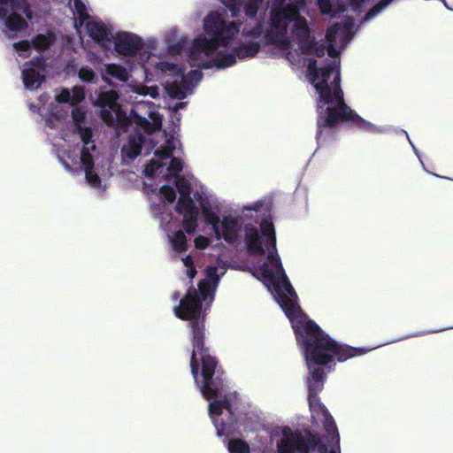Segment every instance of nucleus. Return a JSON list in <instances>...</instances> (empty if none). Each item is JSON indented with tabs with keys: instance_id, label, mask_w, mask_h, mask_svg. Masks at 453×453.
I'll use <instances>...</instances> for the list:
<instances>
[{
	"instance_id": "54",
	"label": "nucleus",
	"mask_w": 453,
	"mask_h": 453,
	"mask_svg": "<svg viewBox=\"0 0 453 453\" xmlns=\"http://www.w3.org/2000/svg\"><path fill=\"white\" fill-rule=\"evenodd\" d=\"M182 262L186 267H190V266L194 265V262H193L192 257L190 255H188L185 257H183Z\"/></svg>"
},
{
	"instance_id": "52",
	"label": "nucleus",
	"mask_w": 453,
	"mask_h": 453,
	"mask_svg": "<svg viewBox=\"0 0 453 453\" xmlns=\"http://www.w3.org/2000/svg\"><path fill=\"white\" fill-rule=\"evenodd\" d=\"M101 118L106 123H111L113 121V116L111 112L108 110L101 111Z\"/></svg>"
},
{
	"instance_id": "39",
	"label": "nucleus",
	"mask_w": 453,
	"mask_h": 453,
	"mask_svg": "<svg viewBox=\"0 0 453 453\" xmlns=\"http://www.w3.org/2000/svg\"><path fill=\"white\" fill-rule=\"evenodd\" d=\"M85 178L87 181L94 188H97L101 184L99 175L95 172L94 168L85 169Z\"/></svg>"
},
{
	"instance_id": "53",
	"label": "nucleus",
	"mask_w": 453,
	"mask_h": 453,
	"mask_svg": "<svg viewBox=\"0 0 453 453\" xmlns=\"http://www.w3.org/2000/svg\"><path fill=\"white\" fill-rule=\"evenodd\" d=\"M196 273H197V272H196L195 265L187 267L186 274L190 280L194 279L195 276L196 275Z\"/></svg>"
},
{
	"instance_id": "35",
	"label": "nucleus",
	"mask_w": 453,
	"mask_h": 453,
	"mask_svg": "<svg viewBox=\"0 0 453 453\" xmlns=\"http://www.w3.org/2000/svg\"><path fill=\"white\" fill-rule=\"evenodd\" d=\"M78 133L81 136V139L84 144L83 147H89V145L94 144L93 142V132L90 127H83L81 126L76 127Z\"/></svg>"
},
{
	"instance_id": "59",
	"label": "nucleus",
	"mask_w": 453,
	"mask_h": 453,
	"mask_svg": "<svg viewBox=\"0 0 453 453\" xmlns=\"http://www.w3.org/2000/svg\"><path fill=\"white\" fill-rule=\"evenodd\" d=\"M404 134H405V135L407 136V138H408V140H409V142H410L411 145L412 146V148H413V150H414L415 154L418 157V150H417V149L415 148V146L412 144V142H411V140H410V138H409L408 134H407L406 132H404Z\"/></svg>"
},
{
	"instance_id": "62",
	"label": "nucleus",
	"mask_w": 453,
	"mask_h": 453,
	"mask_svg": "<svg viewBox=\"0 0 453 453\" xmlns=\"http://www.w3.org/2000/svg\"><path fill=\"white\" fill-rule=\"evenodd\" d=\"M364 20L366 21L368 20V12H366L364 16Z\"/></svg>"
},
{
	"instance_id": "19",
	"label": "nucleus",
	"mask_w": 453,
	"mask_h": 453,
	"mask_svg": "<svg viewBox=\"0 0 453 453\" xmlns=\"http://www.w3.org/2000/svg\"><path fill=\"white\" fill-rule=\"evenodd\" d=\"M3 19H4L6 27L12 32H19L28 26L27 19L17 12L8 13Z\"/></svg>"
},
{
	"instance_id": "61",
	"label": "nucleus",
	"mask_w": 453,
	"mask_h": 453,
	"mask_svg": "<svg viewBox=\"0 0 453 453\" xmlns=\"http://www.w3.org/2000/svg\"><path fill=\"white\" fill-rule=\"evenodd\" d=\"M179 297H180V294H179L178 292H176V293H174V294L173 295V300H177Z\"/></svg>"
},
{
	"instance_id": "22",
	"label": "nucleus",
	"mask_w": 453,
	"mask_h": 453,
	"mask_svg": "<svg viewBox=\"0 0 453 453\" xmlns=\"http://www.w3.org/2000/svg\"><path fill=\"white\" fill-rule=\"evenodd\" d=\"M202 211L205 223L207 225H211L216 239L220 240L221 236L219 235V217L217 215L215 211L211 210L209 207L203 206Z\"/></svg>"
},
{
	"instance_id": "37",
	"label": "nucleus",
	"mask_w": 453,
	"mask_h": 453,
	"mask_svg": "<svg viewBox=\"0 0 453 453\" xmlns=\"http://www.w3.org/2000/svg\"><path fill=\"white\" fill-rule=\"evenodd\" d=\"M25 67H33L38 71H44L46 67L45 58L40 55L33 58L30 61L25 64Z\"/></svg>"
},
{
	"instance_id": "31",
	"label": "nucleus",
	"mask_w": 453,
	"mask_h": 453,
	"mask_svg": "<svg viewBox=\"0 0 453 453\" xmlns=\"http://www.w3.org/2000/svg\"><path fill=\"white\" fill-rule=\"evenodd\" d=\"M159 68L162 72H164V73L169 72L174 75L180 77L181 81H185L183 70L178 65H175L173 63H169V62H160Z\"/></svg>"
},
{
	"instance_id": "43",
	"label": "nucleus",
	"mask_w": 453,
	"mask_h": 453,
	"mask_svg": "<svg viewBox=\"0 0 453 453\" xmlns=\"http://www.w3.org/2000/svg\"><path fill=\"white\" fill-rule=\"evenodd\" d=\"M182 168L181 160L178 157H172L167 170L172 174H177L182 171Z\"/></svg>"
},
{
	"instance_id": "9",
	"label": "nucleus",
	"mask_w": 453,
	"mask_h": 453,
	"mask_svg": "<svg viewBox=\"0 0 453 453\" xmlns=\"http://www.w3.org/2000/svg\"><path fill=\"white\" fill-rule=\"evenodd\" d=\"M222 4L229 10L231 16L236 18L243 6L245 15L250 19H255L259 7L264 0H220Z\"/></svg>"
},
{
	"instance_id": "1",
	"label": "nucleus",
	"mask_w": 453,
	"mask_h": 453,
	"mask_svg": "<svg viewBox=\"0 0 453 453\" xmlns=\"http://www.w3.org/2000/svg\"><path fill=\"white\" fill-rule=\"evenodd\" d=\"M202 299L197 289L190 286L180 304L174 308V314L182 320H188L192 352L190 357L191 374L200 389L202 395L213 401L209 403V413L213 418L219 436H228L233 427L238 424V418L232 410V404L226 395L225 372L216 357L210 354L205 344V317L202 315Z\"/></svg>"
},
{
	"instance_id": "28",
	"label": "nucleus",
	"mask_w": 453,
	"mask_h": 453,
	"mask_svg": "<svg viewBox=\"0 0 453 453\" xmlns=\"http://www.w3.org/2000/svg\"><path fill=\"white\" fill-rule=\"evenodd\" d=\"M286 34L280 30L271 29L267 35V40L274 45L279 47H286L288 45V40L286 39Z\"/></svg>"
},
{
	"instance_id": "18",
	"label": "nucleus",
	"mask_w": 453,
	"mask_h": 453,
	"mask_svg": "<svg viewBox=\"0 0 453 453\" xmlns=\"http://www.w3.org/2000/svg\"><path fill=\"white\" fill-rule=\"evenodd\" d=\"M321 415L324 418L323 426L327 434L330 436L331 442L334 441L339 443L340 434L334 418L330 414L329 411L326 406H321Z\"/></svg>"
},
{
	"instance_id": "60",
	"label": "nucleus",
	"mask_w": 453,
	"mask_h": 453,
	"mask_svg": "<svg viewBox=\"0 0 453 453\" xmlns=\"http://www.w3.org/2000/svg\"><path fill=\"white\" fill-rule=\"evenodd\" d=\"M192 73L195 75V76H198L199 79L202 78V73L200 71H193Z\"/></svg>"
},
{
	"instance_id": "24",
	"label": "nucleus",
	"mask_w": 453,
	"mask_h": 453,
	"mask_svg": "<svg viewBox=\"0 0 453 453\" xmlns=\"http://www.w3.org/2000/svg\"><path fill=\"white\" fill-rule=\"evenodd\" d=\"M106 74L122 82H127L129 79V74L127 69L117 64H108L105 66Z\"/></svg>"
},
{
	"instance_id": "3",
	"label": "nucleus",
	"mask_w": 453,
	"mask_h": 453,
	"mask_svg": "<svg viewBox=\"0 0 453 453\" xmlns=\"http://www.w3.org/2000/svg\"><path fill=\"white\" fill-rule=\"evenodd\" d=\"M296 342L302 347L310 371L308 377V402L311 411H319L325 406L319 400V393L323 389L326 379L324 366L344 362L349 358L365 354L362 348L340 344L326 334L316 323L294 330Z\"/></svg>"
},
{
	"instance_id": "33",
	"label": "nucleus",
	"mask_w": 453,
	"mask_h": 453,
	"mask_svg": "<svg viewBox=\"0 0 453 453\" xmlns=\"http://www.w3.org/2000/svg\"><path fill=\"white\" fill-rule=\"evenodd\" d=\"M31 42L36 50H45L51 43L50 38L42 34L35 36Z\"/></svg>"
},
{
	"instance_id": "8",
	"label": "nucleus",
	"mask_w": 453,
	"mask_h": 453,
	"mask_svg": "<svg viewBox=\"0 0 453 453\" xmlns=\"http://www.w3.org/2000/svg\"><path fill=\"white\" fill-rule=\"evenodd\" d=\"M143 47L142 38L128 32H119L114 41V49L119 55L125 57H134Z\"/></svg>"
},
{
	"instance_id": "10",
	"label": "nucleus",
	"mask_w": 453,
	"mask_h": 453,
	"mask_svg": "<svg viewBox=\"0 0 453 453\" xmlns=\"http://www.w3.org/2000/svg\"><path fill=\"white\" fill-rule=\"evenodd\" d=\"M365 0H343L338 1L335 4L331 0H318V6L321 13L329 14L335 18L343 13L348 7L353 11H358Z\"/></svg>"
},
{
	"instance_id": "46",
	"label": "nucleus",
	"mask_w": 453,
	"mask_h": 453,
	"mask_svg": "<svg viewBox=\"0 0 453 453\" xmlns=\"http://www.w3.org/2000/svg\"><path fill=\"white\" fill-rule=\"evenodd\" d=\"M165 164L159 161H151L149 165H147L145 169V173L148 176L153 175L159 168H161Z\"/></svg>"
},
{
	"instance_id": "14",
	"label": "nucleus",
	"mask_w": 453,
	"mask_h": 453,
	"mask_svg": "<svg viewBox=\"0 0 453 453\" xmlns=\"http://www.w3.org/2000/svg\"><path fill=\"white\" fill-rule=\"evenodd\" d=\"M221 230L219 235L228 243H234L238 238L239 222L238 219L232 216H226L220 221Z\"/></svg>"
},
{
	"instance_id": "11",
	"label": "nucleus",
	"mask_w": 453,
	"mask_h": 453,
	"mask_svg": "<svg viewBox=\"0 0 453 453\" xmlns=\"http://www.w3.org/2000/svg\"><path fill=\"white\" fill-rule=\"evenodd\" d=\"M263 237L258 229L252 224L248 223L244 226V242L248 253L253 257H262L265 253L263 247Z\"/></svg>"
},
{
	"instance_id": "6",
	"label": "nucleus",
	"mask_w": 453,
	"mask_h": 453,
	"mask_svg": "<svg viewBox=\"0 0 453 453\" xmlns=\"http://www.w3.org/2000/svg\"><path fill=\"white\" fill-rule=\"evenodd\" d=\"M288 431V434L284 432L285 437L278 442L279 453H310L311 450L316 448L321 453L326 451V447L318 434H313L309 430L305 431L304 434L299 430Z\"/></svg>"
},
{
	"instance_id": "12",
	"label": "nucleus",
	"mask_w": 453,
	"mask_h": 453,
	"mask_svg": "<svg viewBox=\"0 0 453 453\" xmlns=\"http://www.w3.org/2000/svg\"><path fill=\"white\" fill-rule=\"evenodd\" d=\"M9 8L12 12H22L27 20L33 19L30 4L27 0H0V19H3L9 13Z\"/></svg>"
},
{
	"instance_id": "56",
	"label": "nucleus",
	"mask_w": 453,
	"mask_h": 453,
	"mask_svg": "<svg viewBox=\"0 0 453 453\" xmlns=\"http://www.w3.org/2000/svg\"><path fill=\"white\" fill-rule=\"evenodd\" d=\"M181 50H182V46L180 43H177V44L170 47V50L176 54L180 53L181 51Z\"/></svg>"
},
{
	"instance_id": "47",
	"label": "nucleus",
	"mask_w": 453,
	"mask_h": 453,
	"mask_svg": "<svg viewBox=\"0 0 453 453\" xmlns=\"http://www.w3.org/2000/svg\"><path fill=\"white\" fill-rule=\"evenodd\" d=\"M32 46V42L21 40L13 43V48L17 51H28Z\"/></svg>"
},
{
	"instance_id": "5",
	"label": "nucleus",
	"mask_w": 453,
	"mask_h": 453,
	"mask_svg": "<svg viewBox=\"0 0 453 453\" xmlns=\"http://www.w3.org/2000/svg\"><path fill=\"white\" fill-rule=\"evenodd\" d=\"M261 234L264 235L265 246L268 250L267 259L276 268V272L270 269L266 263L261 266L264 278L273 284L277 302L289 319L293 330L304 327L306 324L315 323L302 311L297 303V295L286 275L280 258L276 252V234L273 222L265 219L260 223Z\"/></svg>"
},
{
	"instance_id": "21",
	"label": "nucleus",
	"mask_w": 453,
	"mask_h": 453,
	"mask_svg": "<svg viewBox=\"0 0 453 453\" xmlns=\"http://www.w3.org/2000/svg\"><path fill=\"white\" fill-rule=\"evenodd\" d=\"M296 4H288L287 5L278 9L280 13L285 16V19L288 21L296 22L298 19L303 18L300 15L299 6H303L305 2L304 0H296Z\"/></svg>"
},
{
	"instance_id": "16",
	"label": "nucleus",
	"mask_w": 453,
	"mask_h": 453,
	"mask_svg": "<svg viewBox=\"0 0 453 453\" xmlns=\"http://www.w3.org/2000/svg\"><path fill=\"white\" fill-rule=\"evenodd\" d=\"M178 189L180 191V198L175 206V211L179 214L186 213L189 211H194L197 209L195 205L194 200L191 198L189 195V187L186 186V189L183 188V186L178 185Z\"/></svg>"
},
{
	"instance_id": "13",
	"label": "nucleus",
	"mask_w": 453,
	"mask_h": 453,
	"mask_svg": "<svg viewBox=\"0 0 453 453\" xmlns=\"http://www.w3.org/2000/svg\"><path fill=\"white\" fill-rule=\"evenodd\" d=\"M88 35L97 43L104 45L111 41V34L101 21H88L86 25Z\"/></svg>"
},
{
	"instance_id": "51",
	"label": "nucleus",
	"mask_w": 453,
	"mask_h": 453,
	"mask_svg": "<svg viewBox=\"0 0 453 453\" xmlns=\"http://www.w3.org/2000/svg\"><path fill=\"white\" fill-rule=\"evenodd\" d=\"M326 47L324 45H320L316 42L315 47H313V50L311 55H314L318 58H322L325 55Z\"/></svg>"
},
{
	"instance_id": "45",
	"label": "nucleus",
	"mask_w": 453,
	"mask_h": 453,
	"mask_svg": "<svg viewBox=\"0 0 453 453\" xmlns=\"http://www.w3.org/2000/svg\"><path fill=\"white\" fill-rule=\"evenodd\" d=\"M85 117L86 112L82 109L79 107L73 109L72 118L73 121L77 124V126H80V124L84 121Z\"/></svg>"
},
{
	"instance_id": "30",
	"label": "nucleus",
	"mask_w": 453,
	"mask_h": 453,
	"mask_svg": "<svg viewBox=\"0 0 453 453\" xmlns=\"http://www.w3.org/2000/svg\"><path fill=\"white\" fill-rule=\"evenodd\" d=\"M96 145L92 144L90 147H83L81 151V162L84 169L94 168V159L90 150H95Z\"/></svg>"
},
{
	"instance_id": "58",
	"label": "nucleus",
	"mask_w": 453,
	"mask_h": 453,
	"mask_svg": "<svg viewBox=\"0 0 453 453\" xmlns=\"http://www.w3.org/2000/svg\"><path fill=\"white\" fill-rule=\"evenodd\" d=\"M369 129H370V133H379L380 132L379 128L372 124H370Z\"/></svg>"
},
{
	"instance_id": "2",
	"label": "nucleus",
	"mask_w": 453,
	"mask_h": 453,
	"mask_svg": "<svg viewBox=\"0 0 453 453\" xmlns=\"http://www.w3.org/2000/svg\"><path fill=\"white\" fill-rule=\"evenodd\" d=\"M317 63L315 58H310L307 73L319 95L316 138L322 146L328 139L334 138L338 125L365 128L366 121L345 103L341 88L340 62L334 60L321 68Z\"/></svg>"
},
{
	"instance_id": "57",
	"label": "nucleus",
	"mask_w": 453,
	"mask_h": 453,
	"mask_svg": "<svg viewBox=\"0 0 453 453\" xmlns=\"http://www.w3.org/2000/svg\"><path fill=\"white\" fill-rule=\"evenodd\" d=\"M186 104H187L186 102L177 103L176 105L174 106V111H178L179 109L184 108Z\"/></svg>"
},
{
	"instance_id": "42",
	"label": "nucleus",
	"mask_w": 453,
	"mask_h": 453,
	"mask_svg": "<svg viewBox=\"0 0 453 453\" xmlns=\"http://www.w3.org/2000/svg\"><path fill=\"white\" fill-rule=\"evenodd\" d=\"M85 98V91L81 87H74L73 88V95H71V104L75 105L80 104Z\"/></svg>"
},
{
	"instance_id": "25",
	"label": "nucleus",
	"mask_w": 453,
	"mask_h": 453,
	"mask_svg": "<svg viewBox=\"0 0 453 453\" xmlns=\"http://www.w3.org/2000/svg\"><path fill=\"white\" fill-rule=\"evenodd\" d=\"M171 245L177 253H183L188 250V239L182 230H178L170 238Z\"/></svg>"
},
{
	"instance_id": "41",
	"label": "nucleus",
	"mask_w": 453,
	"mask_h": 453,
	"mask_svg": "<svg viewBox=\"0 0 453 453\" xmlns=\"http://www.w3.org/2000/svg\"><path fill=\"white\" fill-rule=\"evenodd\" d=\"M173 152V148L165 146L159 150H157L154 155L156 157H157V161L161 162L162 160L172 158Z\"/></svg>"
},
{
	"instance_id": "36",
	"label": "nucleus",
	"mask_w": 453,
	"mask_h": 453,
	"mask_svg": "<svg viewBox=\"0 0 453 453\" xmlns=\"http://www.w3.org/2000/svg\"><path fill=\"white\" fill-rule=\"evenodd\" d=\"M78 76L83 82L94 83L96 81L95 72L88 66L81 67Z\"/></svg>"
},
{
	"instance_id": "7",
	"label": "nucleus",
	"mask_w": 453,
	"mask_h": 453,
	"mask_svg": "<svg viewBox=\"0 0 453 453\" xmlns=\"http://www.w3.org/2000/svg\"><path fill=\"white\" fill-rule=\"evenodd\" d=\"M351 29V23H346L344 25L335 23L326 29V38L328 42L327 52L330 57L334 58L339 55V51L335 49L338 39L341 47L346 46L352 36Z\"/></svg>"
},
{
	"instance_id": "26",
	"label": "nucleus",
	"mask_w": 453,
	"mask_h": 453,
	"mask_svg": "<svg viewBox=\"0 0 453 453\" xmlns=\"http://www.w3.org/2000/svg\"><path fill=\"white\" fill-rule=\"evenodd\" d=\"M293 33L299 40L310 37V28L305 18L298 19L293 27Z\"/></svg>"
},
{
	"instance_id": "15",
	"label": "nucleus",
	"mask_w": 453,
	"mask_h": 453,
	"mask_svg": "<svg viewBox=\"0 0 453 453\" xmlns=\"http://www.w3.org/2000/svg\"><path fill=\"white\" fill-rule=\"evenodd\" d=\"M143 141L142 134L129 137L127 144L121 149L122 155L129 160L135 159L141 154Z\"/></svg>"
},
{
	"instance_id": "4",
	"label": "nucleus",
	"mask_w": 453,
	"mask_h": 453,
	"mask_svg": "<svg viewBox=\"0 0 453 453\" xmlns=\"http://www.w3.org/2000/svg\"><path fill=\"white\" fill-rule=\"evenodd\" d=\"M203 27L210 38L203 36L193 41L188 54L190 65L202 69H209L212 66L223 69L234 65L236 63L234 51L233 53L219 52L211 60H201V58L203 54L205 57L213 55L219 47H227L229 41L238 35L241 23L226 22L220 13L211 11L205 17Z\"/></svg>"
},
{
	"instance_id": "27",
	"label": "nucleus",
	"mask_w": 453,
	"mask_h": 453,
	"mask_svg": "<svg viewBox=\"0 0 453 453\" xmlns=\"http://www.w3.org/2000/svg\"><path fill=\"white\" fill-rule=\"evenodd\" d=\"M288 20L285 16L280 13L279 10L272 14L271 27L273 30H280L283 33H287L288 30Z\"/></svg>"
},
{
	"instance_id": "48",
	"label": "nucleus",
	"mask_w": 453,
	"mask_h": 453,
	"mask_svg": "<svg viewBox=\"0 0 453 453\" xmlns=\"http://www.w3.org/2000/svg\"><path fill=\"white\" fill-rule=\"evenodd\" d=\"M195 247L198 250H205L210 245V241L207 237L199 235L195 241Z\"/></svg>"
},
{
	"instance_id": "34",
	"label": "nucleus",
	"mask_w": 453,
	"mask_h": 453,
	"mask_svg": "<svg viewBox=\"0 0 453 453\" xmlns=\"http://www.w3.org/2000/svg\"><path fill=\"white\" fill-rule=\"evenodd\" d=\"M165 88L170 97L183 99L186 96L183 88L178 84L177 81H173L171 84H167Z\"/></svg>"
},
{
	"instance_id": "38",
	"label": "nucleus",
	"mask_w": 453,
	"mask_h": 453,
	"mask_svg": "<svg viewBox=\"0 0 453 453\" xmlns=\"http://www.w3.org/2000/svg\"><path fill=\"white\" fill-rule=\"evenodd\" d=\"M159 192L163 199L168 203H173L176 199V192L174 188L169 185H164L161 187Z\"/></svg>"
},
{
	"instance_id": "17",
	"label": "nucleus",
	"mask_w": 453,
	"mask_h": 453,
	"mask_svg": "<svg viewBox=\"0 0 453 453\" xmlns=\"http://www.w3.org/2000/svg\"><path fill=\"white\" fill-rule=\"evenodd\" d=\"M22 76L24 85L28 89H36L45 81V76L33 67H25Z\"/></svg>"
},
{
	"instance_id": "55",
	"label": "nucleus",
	"mask_w": 453,
	"mask_h": 453,
	"mask_svg": "<svg viewBox=\"0 0 453 453\" xmlns=\"http://www.w3.org/2000/svg\"><path fill=\"white\" fill-rule=\"evenodd\" d=\"M111 100H105V96H100L99 98V105L101 106H106V105H109L110 107H111Z\"/></svg>"
},
{
	"instance_id": "40",
	"label": "nucleus",
	"mask_w": 453,
	"mask_h": 453,
	"mask_svg": "<svg viewBox=\"0 0 453 453\" xmlns=\"http://www.w3.org/2000/svg\"><path fill=\"white\" fill-rule=\"evenodd\" d=\"M315 45L316 41L310 40L309 37L299 40V48L303 54L311 55Z\"/></svg>"
},
{
	"instance_id": "23",
	"label": "nucleus",
	"mask_w": 453,
	"mask_h": 453,
	"mask_svg": "<svg viewBox=\"0 0 453 453\" xmlns=\"http://www.w3.org/2000/svg\"><path fill=\"white\" fill-rule=\"evenodd\" d=\"M182 215V227L184 231L188 234L195 233L197 227L198 210L189 211Z\"/></svg>"
},
{
	"instance_id": "49",
	"label": "nucleus",
	"mask_w": 453,
	"mask_h": 453,
	"mask_svg": "<svg viewBox=\"0 0 453 453\" xmlns=\"http://www.w3.org/2000/svg\"><path fill=\"white\" fill-rule=\"evenodd\" d=\"M218 268L216 266H208L206 268V276L210 280L214 281L215 284H217L219 280V275H218Z\"/></svg>"
},
{
	"instance_id": "32",
	"label": "nucleus",
	"mask_w": 453,
	"mask_h": 453,
	"mask_svg": "<svg viewBox=\"0 0 453 453\" xmlns=\"http://www.w3.org/2000/svg\"><path fill=\"white\" fill-rule=\"evenodd\" d=\"M198 295L200 296L202 302L206 301L208 296L213 297V289L211 284L207 280H202L198 283Z\"/></svg>"
},
{
	"instance_id": "29",
	"label": "nucleus",
	"mask_w": 453,
	"mask_h": 453,
	"mask_svg": "<svg viewBox=\"0 0 453 453\" xmlns=\"http://www.w3.org/2000/svg\"><path fill=\"white\" fill-rule=\"evenodd\" d=\"M230 453H250V445L243 440L233 439L228 441Z\"/></svg>"
},
{
	"instance_id": "20",
	"label": "nucleus",
	"mask_w": 453,
	"mask_h": 453,
	"mask_svg": "<svg viewBox=\"0 0 453 453\" xmlns=\"http://www.w3.org/2000/svg\"><path fill=\"white\" fill-rule=\"evenodd\" d=\"M260 48V44L257 42H249L234 48V51L236 58L244 59L255 57L259 52Z\"/></svg>"
},
{
	"instance_id": "50",
	"label": "nucleus",
	"mask_w": 453,
	"mask_h": 453,
	"mask_svg": "<svg viewBox=\"0 0 453 453\" xmlns=\"http://www.w3.org/2000/svg\"><path fill=\"white\" fill-rule=\"evenodd\" d=\"M56 101L60 104L70 103L71 104V94L68 89L64 88L59 95L56 96Z\"/></svg>"
},
{
	"instance_id": "44",
	"label": "nucleus",
	"mask_w": 453,
	"mask_h": 453,
	"mask_svg": "<svg viewBox=\"0 0 453 453\" xmlns=\"http://www.w3.org/2000/svg\"><path fill=\"white\" fill-rule=\"evenodd\" d=\"M73 5L80 19H85L88 18L87 7L82 0H73Z\"/></svg>"
}]
</instances>
